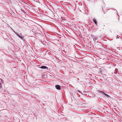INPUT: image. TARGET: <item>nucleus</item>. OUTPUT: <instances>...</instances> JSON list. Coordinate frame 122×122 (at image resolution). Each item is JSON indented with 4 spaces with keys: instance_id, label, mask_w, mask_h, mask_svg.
<instances>
[{
    "instance_id": "f257e3e1",
    "label": "nucleus",
    "mask_w": 122,
    "mask_h": 122,
    "mask_svg": "<svg viewBox=\"0 0 122 122\" xmlns=\"http://www.w3.org/2000/svg\"><path fill=\"white\" fill-rule=\"evenodd\" d=\"M16 35L17 36L20 38L21 40H23L24 37L21 36L20 34H16Z\"/></svg>"
},
{
    "instance_id": "f03ea898",
    "label": "nucleus",
    "mask_w": 122,
    "mask_h": 122,
    "mask_svg": "<svg viewBox=\"0 0 122 122\" xmlns=\"http://www.w3.org/2000/svg\"><path fill=\"white\" fill-rule=\"evenodd\" d=\"M56 88L57 89L60 90L61 89V86L59 85H56L55 86Z\"/></svg>"
},
{
    "instance_id": "7ed1b4c3",
    "label": "nucleus",
    "mask_w": 122,
    "mask_h": 122,
    "mask_svg": "<svg viewBox=\"0 0 122 122\" xmlns=\"http://www.w3.org/2000/svg\"><path fill=\"white\" fill-rule=\"evenodd\" d=\"M40 68L41 69H48V68L46 67V66H41V67Z\"/></svg>"
},
{
    "instance_id": "20e7f679",
    "label": "nucleus",
    "mask_w": 122,
    "mask_h": 122,
    "mask_svg": "<svg viewBox=\"0 0 122 122\" xmlns=\"http://www.w3.org/2000/svg\"><path fill=\"white\" fill-rule=\"evenodd\" d=\"M93 21L94 22V23L96 25H97V20L96 19L94 18L93 19Z\"/></svg>"
},
{
    "instance_id": "39448f33",
    "label": "nucleus",
    "mask_w": 122,
    "mask_h": 122,
    "mask_svg": "<svg viewBox=\"0 0 122 122\" xmlns=\"http://www.w3.org/2000/svg\"><path fill=\"white\" fill-rule=\"evenodd\" d=\"M66 19L62 17V20L61 21V23H62L64 21H66Z\"/></svg>"
},
{
    "instance_id": "423d86ee",
    "label": "nucleus",
    "mask_w": 122,
    "mask_h": 122,
    "mask_svg": "<svg viewBox=\"0 0 122 122\" xmlns=\"http://www.w3.org/2000/svg\"><path fill=\"white\" fill-rule=\"evenodd\" d=\"M100 92H101L102 93H103L104 94V95H105V96H107V97L108 96V95L107 94L105 93H104V92H103V91H100Z\"/></svg>"
},
{
    "instance_id": "0eeeda50",
    "label": "nucleus",
    "mask_w": 122,
    "mask_h": 122,
    "mask_svg": "<svg viewBox=\"0 0 122 122\" xmlns=\"http://www.w3.org/2000/svg\"><path fill=\"white\" fill-rule=\"evenodd\" d=\"M41 43L43 45V47H45V46H46V45H45V44H44V43H43L42 42H41Z\"/></svg>"
},
{
    "instance_id": "6e6552de",
    "label": "nucleus",
    "mask_w": 122,
    "mask_h": 122,
    "mask_svg": "<svg viewBox=\"0 0 122 122\" xmlns=\"http://www.w3.org/2000/svg\"><path fill=\"white\" fill-rule=\"evenodd\" d=\"M2 87V85L1 84V83L0 82V88H1Z\"/></svg>"
},
{
    "instance_id": "1a4fd4ad",
    "label": "nucleus",
    "mask_w": 122,
    "mask_h": 122,
    "mask_svg": "<svg viewBox=\"0 0 122 122\" xmlns=\"http://www.w3.org/2000/svg\"><path fill=\"white\" fill-rule=\"evenodd\" d=\"M117 38H119V36H118L117 37Z\"/></svg>"
},
{
    "instance_id": "9d476101",
    "label": "nucleus",
    "mask_w": 122,
    "mask_h": 122,
    "mask_svg": "<svg viewBox=\"0 0 122 122\" xmlns=\"http://www.w3.org/2000/svg\"><path fill=\"white\" fill-rule=\"evenodd\" d=\"M94 39H95V40H97V39L96 38H95L94 39Z\"/></svg>"
},
{
    "instance_id": "9b49d317",
    "label": "nucleus",
    "mask_w": 122,
    "mask_h": 122,
    "mask_svg": "<svg viewBox=\"0 0 122 122\" xmlns=\"http://www.w3.org/2000/svg\"><path fill=\"white\" fill-rule=\"evenodd\" d=\"M78 91L79 92L80 91L79 90H78Z\"/></svg>"
},
{
    "instance_id": "f8f14e48",
    "label": "nucleus",
    "mask_w": 122,
    "mask_h": 122,
    "mask_svg": "<svg viewBox=\"0 0 122 122\" xmlns=\"http://www.w3.org/2000/svg\"><path fill=\"white\" fill-rule=\"evenodd\" d=\"M3 81H2V82H2H3Z\"/></svg>"
},
{
    "instance_id": "ddd939ff",
    "label": "nucleus",
    "mask_w": 122,
    "mask_h": 122,
    "mask_svg": "<svg viewBox=\"0 0 122 122\" xmlns=\"http://www.w3.org/2000/svg\"><path fill=\"white\" fill-rule=\"evenodd\" d=\"M3 81H2V82H2H3Z\"/></svg>"
},
{
    "instance_id": "4468645a",
    "label": "nucleus",
    "mask_w": 122,
    "mask_h": 122,
    "mask_svg": "<svg viewBox=\"0 0 122 122\" xmlns=\"http://www.w3.org/2000/svg\"><path fill=\"white\" fill-rule=\"evenodd\" d=\"M3 81H2V82H2H3Z\"/></svg>"
},
{
    "instance_id": "2eb2a0df",
    "label": "nucleus",
    "mask_w": 122,
    "mask_h": 122,
    "mask_svg": "<svg viewBox=\"0 0 122 122\" xmlns=\"http://www.w3.org/2000/svg\"><path fill=\"white\" fill-rule=\"evenodd\" d=\"M116 11L117 12V10H116Z\"/></svg>"
}]
</instances>
